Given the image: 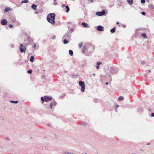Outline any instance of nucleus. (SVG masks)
<instances>
[{
	"instance_id": "nucleus-1",
	"label": "nucleus",
	"mask_w": 154,
	"mask_h": 154,
	"mask_svg": "<svg viewBox=\"0 0 154 154\" xmlns=\"http://www.w3.org/2000/svg\"><path fill=\"white\" fill-rule=\"evenodd\" d=\"M55 17V14L54 13H51L48 15L47 19L49 22L53 24L54 23Z\"/></svg>"
},
{
	"instance_id": "nucleus-2",
	"label": "nucleus",
	"mask_w": 154,
	"mask_h": 154,
	"mask_svg": "<svg viewBox=\"0 0 154 154\" xmlns=\"http://www.w3.org/2000/svg\"><path fill=\"white\" fill-rule=\"evenodd\" d=\"M21 53H25L26 50L25 46L22 44H21L19 47Z\"/></svg>"
},
{
	"instance_id": "nucleus-3",
	"label": "nucleus",
	"mask_w": 154,
	"mask_h": 154,
	"mask_svg": "<svg viewBox=\"0 0 154 154\" xmlns=\"http://www.w3.org/2000/svg\"><path fill=\"white\" fill-rule=\"evenodd\" d=\"M79 84L80 86L82 87V92H84L85 89L84 83L82 81H80L79 82Z\"/></svg>"
},
{
	"instance_id": "nucleus-4",
	"label": "nucleus",
	"mask_w": 154,
	"mask_h": 154,
	"mask_svg": "<svg viewBox=\"0 0 154 154\" xmlns=\"http://www.w3.org/2000/svg\"><path fill=\"white\" fill-rule=\"evenodd\" d=\"M117 72V69L116 68H112L110 69V74H115Z\"/></svg>"
},
{
	"instance_id": "nucleus-5",
	"label": "nucleus",
	"mask_w": 154,
	"mask_h": 154,
	"mask_svg": "<svg viewBox=\"0 0 154 154\" xmlns=\"http://www.w3.org/2000/svg\"><path fill=\"white\" fill-rule=\"evenodd\" d=\"M97 29L99 31H102L104 30L103 27L100 25L97 26Z\"/></svg>"
},
{
	"instance_id": "nucleus-6",
	"label": "nucleus",
	"mask_w": 154,
	"mask_h": 154,
	"mask_svg": "<svg viewBox=\"0 0 154 154\" xmlns=\"http://www.w3.org/2000/svg\"><path fill=\"white\" fill-rule=\"evenodd\" d=\"M45 99V101L46 102H48L49 100H51L52 98V97L49 96H44Z\"/></svg>"
},
{
	"instance_id": "nucleus-7",
	"label": "nucleus",
	"mask_w": 154,
	"mask_h": 154,
	"mask_svg": "<svg viewBox=\"0 0 154 154\" xmlns=\"http://www.w3.org/2000/svg\"><path fill=\"white\" fill-rule=\"evenodd\" d=\"M7 23V21L6 19L2 20L1 21V24L3 25H5Z\"/></svg>"
},
{
	"instance_id": "nucleus-8",
	"label": "nucleus",
	"mask_w": 154,
	"mask_h": 154,
	"mask_svg": "<svg viewBox=\"0 0 154 154\" xmlns=\"http://www.w3.org/2000/svg\"><path fill=\"white\" fill-rule=\"evenodd\" d=\"M37 7V5H35L34 4H32L31 6L32 8L35 11L36 10Z\"/></svg>"
},
{
	"instance_id": "nucleus-9",
	"label": "nucleus",
	"mask_w": 154,
	"mask_h": 154,
	"mask_svg": "<svg viewBox=\"0 0 154 154\" xmlns=\"http://www.w3.org/2000/svg\"><path fill=\"white\" fill-rule=\"evenodd\" d=\"M82 25L85 27H89V26L88 25L84 22H83L82 23Z\"/></svg>"
},
{
	"instance_id": "nucleus-10",
	"label": "nucleus",
	"mask_w": 154,
	"mask_h": 154,
	"mask_svg": "<svg viewBox=\"0 0 154 154\" xmlns=\"http://www.w3.org/2000/svg\"><path fill=\"white\" fill-rule=\"evenodd\" d=\"M65 9L66 10V13L68 12L69 10V8L68 6H66Z\"/></svg>"
},
{
	"instance_id": "nucleus-11",
	"label": "nucleus",
	"mask_w": 154,
	"mask_h": 154,
	"mask_svg": "<svg viewBox=\"0 0 154 154\" xmlns=\"http://www.w3.org/2000/svg\"><path fill=\"white\" fill-rule=\"evenodd\" d=\"M127 2L130 5H132L133 4V0H127Z\"/></svg>"
},
{
	"instance_id": "nucleus-12",
	"label": "nucleus",
	"mask_w": 154,
	"mask_h": 154,
	"mask_svg": "<svg viewBox=\"0 0 154 154\" xmlns=\"http://www.w3.org/2000/svg\"><path fill=\"white\" fill-rule=\"evenodd\" d=\"M11 8L9 7H6L5 10V12L9 11H10Z\"/></svg>"
},
{
	"instance_id": "nucleus-13",
	"label": "nucleus",
	"mask_w": 154,
	"mask_h": 154,
	"mask_svg": "<svg viewBox=\"0 0 154 154\" xmlns=\"http://www.w3.org/2000/svg\"><path fill=\"white\" fill-rule=\"evenodd\" d=\"M141 35L142 36L145 38H147L146 34L144 33H142Z\"/></svg>"
},
{
	"instance_id": "nucleus-14",
	"label": "nucleus",
	"mask_w": 154,
	"mask_h": 154,
	"mask_svg": "<svg viewBox=\"0 0 154 154\" xmlns=\"http://www.w3.org/2000/svg\"><path fill=\"white\" fill-rule=\"evenodd\" d=\"M34 57L33 56H32L31 57L30 60L31 62H33L34 61Z\"/></svg>"
},
{
	"instance_id": "nucleus-15",
	"label": "nucleus",
	"mask_w": 154,
	"mask_h": 154,
	"mask_svg": "<svg viewBox=\"0 0 154 154\" xmlns=\"http://www.w3.org/2000/svg\"><path fill=\"white\" fill-rule=\"evenodd\" d=\"M123 99H124V98L123 97L120 96L119 97L118 100L119 101H120L121 100H123Z\"/></svg>"
},
{
	"instance_id": "nucleus-16",
	"label": "nucleus",
	"mask_w": 154,
	"mask_h": 154,
	"mask_svg": "<svg viewBox=\"0 0 154 154\" xmlns=\"http://www.w3.org/2000/svg\"><path fill=\"white\" fill-rule=\"evenodd\" d=\"M69 53L71 56H72L73 55V52L71 50H69Z\"/></svg>"
},
{
	"instance_id": "nucleus-17",
	"label": "nucleus",
	"mask_w": 154,
	"mask_h": 154,
	"mask_svg": "<svg viewBox=\"0 0 154 154\" xmlns=\"http://www.w3.org/2000/svg\"><path fill=\"white\" fill-rule=\"evenodd\" d=\"M10 102L11 103H18V101H14L13 100H11L10 101Z\"/></svg>"
},
{
	"instance_id": "nucleus-18",
	"label": "nucleus",
	"mask_w": 154,
	"mask_h": 154,
	"mask_svg": "<svg viewBox=\"0 0 154 154\" xmlns=\"http://www.w3.org/2000/svg\"><path fill=\"white\" fill-rule=\"evenodd\" d=\"M96 14L97 15L99 16H101V14L100 12H97L96 13Z\"/></svg>"
},
{
	"instance_id": "nucleus-19",
	"label": "nucleus",
	"mask_w": 154,
	"mask_h": 154,
	"mask_svg": "<svg viewBox=\"0 0 154 154\" xmlns=\"http://www.w3.org/2000/svg\"><path fill=\"white\" fill-rule=\"evenodd\" d=\"M115 28H112V29L111 30H110V32H112V33H114L115 32Z\"/></svg>"
},
{
	"instance_id": "nucleus-20",
	"label": "nucleus",
	"mask_w": 154,
	"mask_h": 154,
	"mask_svg": "<svg viewBox=\"0 0 154 154\" xmlns=\"http://www.w3.org/2000/svg\"><path fill=\"white\" fill-rule=\"evenodd\" d=\"M28 0H23L22 1L21 3H27L28 2Z\"/></svg>"
},
{
	"instance_id": "nucleus-21",
	"label": "nucleus",
	"mask_w": 154,
	"mask_h": 154,
	"mask_svg": "<svg viewBox=\"0 0 154 154\" xmlns=\"http://www.w3.org/2000/svg\"><path fill=\"white\" fill-rule=\"evenodd\" d=\"M100 12L101 14V16L103 15L105 13V12L104 11H103L101 12Z\"/></svg>"
},
{
	"instance_id": "nucleus-22",
	"label": "nucleus",
	"mask_w": 154,
	"mask_h": 154,
	"mask_svg": "<svg viewBox=\"0 0 154 154\" xmlns=\"http://www.w3.org/2000/svg\"><path fill=\"white\" fill-rule=\"evenodd\" d=\"M83 44V43L82 42H81L80 43H79V48H81V47L82 46Z\"/></svg>"
},
{
	"instance_id": "nucleus-23",
	"label": "nucleus",
	"mask_w": 154,
	"mask_h": 154,
	"mask_svg": "<svg viewBox=\"0 0 154 154\" xmlns=\"http://www.w3.org/2000/svg\"><path fill=\"white\" fill-rule=\"evenodd\" d=\"M68 42V41L66 39H65L63 41V43L64 44H66Z\"/></svg>"
},
{
	"instance_id": "nucleus-24",
	"label": "nucleus",
	"mask_w": 154,
	"mask_h": 154,
	"mask_svg": "<svg viewBox=\"0 0 154 154\" xmlns=\"http://www.w3.org/2000/svg\"><path fill=\"white\" fill-rule=\"evenodd\" d=\"M41 99L42 101V103H43V101H45V99L44 97V98L42 97H41Z\"/></svg>"
},
{
	"instance_id": "nucleus-25",
	"label": "nucleus",
	"mask_w": 154,
	"mask_h": 154,
	"mask_svg": "<svg viewBox=\"0 0 154 154\" xmlns=\"http://www.w3.org/2000/svg\"><path fill=\"white\" fill-rule=\"evenodd\" d=\"M145 0H141V2L142 4L145 3Z\"/></svg>"
},
{
	"instance_id": "nucleus-26",
	"label": "nucleus",
	"mask_w": 154,
	"mask_h": 154,
	"mask_svg": "<svg viewBox=\"0 0 154 154\" xmlns=\"http://www.w3.org/2000/svg\"><path fill=\"white\" fill-rule=\"evenodd\" d=\"M101 62H98L97 63V65H99L101 64Z\"/></svg>"
},
{
	"instance_id": "nucleus-27",
	"label": "nucleus",
	"mask_w": 154,
	"mask_h": 154,
	"mask_svg": "<svg viewBox=\"0 0 154 154\" xmlns=\"http://www.w3.org/2000/svg\"><path fill=\"white\" fill-rule=\"evenodd\" d=\"M52 104L53 105L55 106L56 104V103L55 102H53L52 103Z\"/></svg>"
},
{
	"instance_id": "nucleus-28",
	"label": "nucleus",
	"mask_w": 154,
	"mask_h": 154,
	"mask_svg": "<svg viewBox=\"0 0 154 154\" xmlns=\"http://www.w3.org/2000/svg\"><path fill=\"white\" fill-rule=\"evenodd\" d=\"M32 72V70H30L28 71V73H29L31 74Z\"/></svg>"
},
{
	"instance_id": "nucleus-29",
	"label": "nucleus",
	"mask_w": 154,
	"mask_h": 154,
	"mask_svg": "<svg viewBox=\"0 0 154 154\" xmlns=\"http://www.w3.org/2000/svg\"><path fill=\"white\" fill-rule=\"evenodd\" d=\"M50 107L51 108V109H52L53 107V105H52V103H50Z\"/></svg>"
},
{
	"instance_id": "nucleus-30",
	"label": "nucleus",
	"mask_w": 154,
	"mask_h": 154,
	"mask_svg": "<svg viewBox=\"0 0 154 154\" xmlns=\"http://www.w3.org/2000/svg\"><path fill=\"white\" fill-rule=\"evenodd\" d=\"M141 14L143 15H145V14H146L144 12V11L142 12H141Z\"/></svg>"
},
{
	"instance_id": "nucleus-31",
	"label": "nucleus",
	"mask_w": 154,
	"mask_h": 154,
	"mask_svg": "<svg viewBox=\"0 0 154 154\" xmlns=\"http://www.w3.org/2000/svg\"><path fill=\"white\" fill-rule=\"evenodd\" d=\"M13 26V25H11V24H9V27L10 28H12V27Z\"/></svg>"
},
{
	"instance_id": "nucleus-32",
	"label": "nucleus",
	"mask_w": 154,
	"mask_h": 154,
	"mask_svg": "<svg viewBox=\"0 0 154 154\" xmlns=\"http://www.w3.org/2000/svg\"><path fill=\"white\" fill-rule=\"evenodd\" d=\"M65 154H72L71 153H69V152H65Z\"/></svg>"
},
{
	"instance_id": "nucleus-33",
	"label": "nucleus",
	"mask_w": 154,
	"mask_h": 154,
	"mask_svg": "<svg viewBox=\"0 0 154 154\" xmlns=\"http://www.w3.org/2000/svg\"><path fill=\"white\" fill-rule=\"evenodd\" d=\"M66 5L65 4H63L62 5V6L63 8L64 7H66Z\"/></svg>"
},
{
	"instance_id": "nucleus-34",
	"label": "nucleus",
	"mask_w": 154,
	"mask_h": 154,
	"mask_svg": "<svg viewBox=\"0 0 154 154\" xmlns=\"http://www.w3.org/2000/svg\"><path fill=\"white\" fill-rule=\"evenodd\" d=\"M96 67L97 69H98L99 68V65H97V66H96Z\"/></svg>"
},
{
	"instance_id": "nucleus-35",
	"label": "nucleus",
	"mask_w": 154,
	"mask_h": 154,
	"mask_svg": "<svg viewBox=\"0 0 154 154\" xmlns=\"http://www.w3.org/2000/svg\"><path fill=\"white\" fill-rule=\"evenodd\" d=\"M151 116L152 117H154V113H151Z\"/></svg>"
},
{
	"instance_id": "nucleus-36",
	"label": "nucleus",
	"mask_w": 154,
	"mask_h": 154,
	"mask_svg": "<svg viewBox=\"0 0 154 154\" xmlns=\"http://www.w3.org/2000/svg\"><path fill=\"white\" fill-rule=\"evenodd\" d=\"M55 36H53L52 37V38L53 39H54L55 38Z\"/></svg>"
},
{
	"instance_id": "nucleus-37",
	"label": "nucleus",
	"mask_w": 154,
	"mask_h": 154,
	"mask_svg": "<svg viewBox=\"0 0 154 154\" xmlns=\"http://www.w3.org/2000/svg\"><path fill=\"white\" fill-rule=\"evenodd\" d=\"M54 4L55 5H56L57 4V3L56 2H54Z\"/></svg>"
},
{
	"instance_id": "nucleus-38",
	"label": "nucleus",
	"mask_w": 154,
	"mask_h": 154,
	"mask_svg": "<svg viewBox=\"0 0 154 154\" xmlns=\"http://www.w3.org/2000/svg\"><path fill=\"white\" fill-rule=\"evenodd\" d=\"M82 124L83 125H86V124H85V123L84 122H82Z\"/></svg>"
},
{
	"instance_id": "nucleus-39",
	"label": "nucleus",
	"mask_w": 154,
	"mask_h": 154,
	"mask_svg": "<svg viewBox=\"0 0 154 154\" xmlns=\"http://www.w3.org/2000/svg\"><path fill=\"white\" fill-rule=\"evenodd\" d=\"M141 63L142 64H143L145 63V62L144 61H143V62H142Z\"/></svg>"
},
{
	"instance_id": "nucleus-40",
	"label": "nucleus",
	"mask_w": 154,
	"mask_h": 154,
	"mask_svg": "<svg viewBox=\"0 0 154 154\" xmlns=\"http://www.w3.org/2000/svg\"><path fill=\"white\" fill-rule=\"evenodd\" d=\"M36 46V45L35 44H34V45L33 47L34 48Z\"/></svg>"
},
{
	"instance_id": "nucleus-41",
	"label": "nucleus",
	"mask_w": 154,
	"mask_h": 154,
	"mask_svg": "<svg viewBox=\"0 0 154 154\" xmlns=\"http://www.w3.org/2000/svg\"><path fill=\"white\" fill-rule=\"evenodd\" d=\"M93 76H94L95 75V74H94V73H93Z\"/></svg>"
},
{
	"instance_id": "nucleus-42",
	"label": "nucleus",
	"mask_w": 154,
	"mask_h": 154,
	"mask_svg": "<svg viewBox=\"0 0 154 154\" xmlns=\"http://www.w3.org/2000/svg\"><path fill=\"white\" fill-rule=\"evenodd\" d=\"M106 85H108V82H106Z\"/></svg>"
},
{
	"instance_id": "nucleus-43",
	"label": "nucleus",
	"mask_w": 154,
	"mask_h": 154,
	"mask_svg": "<svg viewBox=\"0 0 154 154\" xmlns=\"http://www.w3.org/2000/svg\"><path fill=\"white\" fill-rule=\"evenodd\" d=\"M149 72H151V70H149Z\"/></svg>"
},
{
	"instance_id": "nucleus-44",
	"label": "nucleus",
	"mask_w": 154,
	"mask_h": 154,
	"mask_svg": "<svg viewBox=\"0 0 154 154\" xmlns=\"http://www.w3.org/2000/svg\"><path fill=\"white\" fill-rule=\"evenodd\" d=\"M148 110L149 111H151L150 108H148Z\"/></svg>"
},
{
	"instance_id": "nucleus-45",
	"label": "nucleus",
	"mask_w": 154,
	"mask_h": 154,
	"mask_svg": "<svg viewBox=\"0 0 154 154\" xmlns=\"http://www.w3.org/2000/svg\"><path fill=\"white\" fill-rule=\"evenodd\" d=\"M119 24V23H118V22H117V23H116V24Z\"/></svg>"
},
{
	"instance_id": "nucleus-46",
	"label": "nucleus",
	"mask_w": 154,
	"mask_h": 154,
	"mask_svg": "<svg viewBox=\"0 0 154 154\" xmlns=\"http://www.w3.org/2000/svg\"><path fill=\"white\" fill-rule=\"evenodd\" d=\"M147 144H148V145L150 144V143H148Z\"/></svg>"
},
{
	"instance_id": "nucleus-47",
	"label": "nucleus",
	"mask_w": 154,
	"mask_h": 154,
	"mask_svg": "<svg viewBox=\"0 0 154 154\" xmlns=\"http://www.w3.org/2000/svg\"><path fill=\"white\" fill-rule=\"evenodd\" d=\"M35 13H36V14L38 13V12H35Z\"/></svg>"
},
{
	"instance_id": "nucleus-48",
	"label": "nucleus",
	"mask_w": 154,
	"mask_h": 154,
	"mask_svg": "<svg viewBox=\"0 0 154 154\" xmlns=\"http://www.w3.org/2000/svg\"><path fill=\"white\" fill-rule=\"evenodd\" d=\"M83 54H84V53H85L84 52H83Z\"/></svg>"
},
{
	"instance_id": "nucleus-49",
	"label": "nucleus",
	"mask_w": 154,
	"mask_h": 154,
	"mask_svg": "<svg viewBox=\"0 0 154 154\" xmlns=\"http://www.w3.org/2000/svg\"><path fill=\"white\" fill-rule=\"evenodd\" d=\"M116 56H117V57L118 56V55L117 54V55H116Z\"/></svg>"
},
{
	"instance_id": "nucleus-50",
	"label": "nucleus",
	"mask_w": 154,
	"mask_h": 154,
	"mask_svg": "<svg viewBox=\"0 0 154 154\" xmlns=\"http://www.w3.org/2000/svg\"><path fill=\"white\" fill-rule=\"evenodd\" d=\"M116 56H117V57L118 56V55L117 54V55H116Z\"/></svg>"
},
{
	"instance_id": "nucleus-51",
	"label": "nucleus",
	"mask_w": 154,
	"mask_h": 154,
	"mask_svg": "<svg viewBox=\"0 0 154 154\" xmlns=\"http://www.w3.org/2000/svg\"><path fill=\"white\" fill-rule=\"evenodd\" d=\"M85 154H87V153H85Z\"/></svg>"
}]
</instances>
